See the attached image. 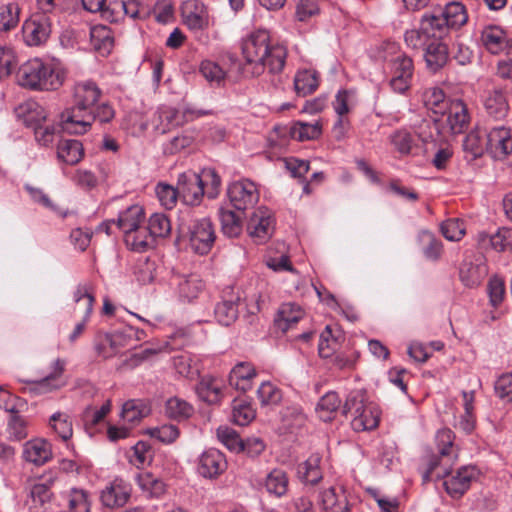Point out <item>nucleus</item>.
<instances>
[{"mask_svg": "<svg viewBox=\"0 0 512 512\" xmlns=\"http://www.w3.org/2000/svg\"><path fill=\"white\" fill-rule=\"evenodd\" d=\"M136 480L140 489L148 498H160L166 492L165 483L151 473L138 474Z\"/></svg>", "mask_w": 512, "mask_h": 512, "instance_id": "nucleus-42", "label": "nucleus"}, {"mask_svg": "<svg viewBox=\"0 0 512 512\" xmlns=\"http://www.w3.org/2000/svg\"><path fill=\"white\" fill-rule=\"evenodd\" d=\"M166 415L175 420H185L193 413V407L183 399L172 397L165 405Z\"/></svg>", "mask_w": 512, "mask_h": 512, "instance_id": "nucleus-52", "label": "nucleus"}, {"mask_svg": "<svg viewBox=\"0 0 512 512\" xmlns=\"http://www.w3.org/2000/svg\"><path fill=\"white\" fill-rule=\"evenodd\" d=\"M8 438L13 441H21L28 435L26 421L12 409L7 426Z\"/></svg>", "mask_w": 512, "mask_h": 512, "instance_id": "nucleus-62", "label": "nucleus"}, {"mask_svg": "<svg viewBox=\"0 0 512 512\" xmlns=\"http://www.w3.org/2000/svg\"><path fill=\"white\" fill-rule=\"evenodd\" d=\"M274 220L267 208H258L250 216L247 223L249 236L256 244L266 242L273 234Z\"/></svg>", "mask_w": 512, "mask_h": 512, "instance_id": "nucleus-13", "label": "nucleus"}, {"mask_svg": "<svg viewBox=\"0 0 512 512\" xmlns=\"http://www.w3.org/2000/svg\"><path fill=\"white\" fill-rule=\"evenodd\" d=\"M486 114L494 119H504L509 113V104L506 95L500 89L487 91L483 98Z\"/></svg>", "mask_w": 512, "mask_h": 512, "instance_id": "nucleus-24", "label": "nucleus"}, {"mask_svg": "<svg viewBox=\"0 0 512 512\" xmlns=\"http://www.w3.org/2000/svg\"><path fill=\"white\" fill-rule=\"evenodd\" d=\"M50 427L64 441L69 440L73 435L71 417L65 412H55L49 419Z\"/></svg>", "mask_w": 512, "mask_h": 512, "instance_id": "nucleus-50", "label": "nucleus"}, {"mask_svg": "<svg viewBox=\"0 0 512 512\" xmlns=\"http://www.w3.org/2000/svg\"><path fill=\"white\" fill-rule=\"evenodd\" d=\"M190 248L199 255L208 254L216 240L213 223L209 218L195 219L188 227Z\"/></svg>", "mask_w": 512, "mask_h": 512, "instance_id": "nucleus-6", "label": "nucleus"}, {"mask_svg": "<svg viewBox=\"0 0 512 512\" xmlns=\"http://www.w3.org/2000/svg\"><path fill=\"white\" fill-rule=\"evenodd\" d=\"M183 23L190 30H202L209 25L206 5L201 0H185L180 6Z\"/></svg>", "mask_w": 512, "mask_h": 512, "instance_id": "nucleus-14", "label": "nucleus"}, {"mask_svg": "<svg viewBox=\"0 0 512 512\" xmlns=\"http://www.w3.org/2000/svg\"><path fill=\"white\" fill-rule=\"evenodd\" d=\"M179 197L188 205L199 204L203 195L204 187L202 178L195 172H184L179 175L178 181Z\"/></svg>", "mask_w": 512, "mask_h": 512, "instance_id": "nucleus-16", "label": "nucleus"}, {"mask_svg": "<svg viewBox=\"0 0 512 512\" xmlns=\"http://www.w3.org/2000/svg\"><path fill=\"white\" fill-rule=\"evenodd\" d=\"M321 133L322 126L318 121L315 123L298 121L289 130L291 138L301 142L317 139Z\"/></svg>", "mask_w": 512, "mask_h": 512, "instance_id": "nucleus-44", "label": "nucleus"}, {"mask_svg": "<svg viewBox=\"0 0 512 512\" xmlns=\"http://www.w3.org/2000/svg\"><path fill=\"white\" fill-rule=\"evenodd\" d=\"M145 212L142 206L134 204L120 212L116 219V226L124 233V238L139 228L144 222Z\"/></svg>", "mask_w": 512, "mask_h": 512, "instance_id": "nucleus-27", "label": "nucleus"}, {"mask_svg": "<svg viewBox=\"0 0 512 512\" xmlns=\"http://www.w3.org/2000/svg\"><path fill=\"white\" fill-rule=\"evenodd\" d=\"M192 112L163 105L158 108L153 117L154 129L162 134L184 125L189 121Z\"/></svg>", "mask_w": 512, "mask_h": 512, "instance_id": "nucleus-11", "label": "nucleus"}, {"mask_svg": "<svg viewBox=\"0 0 512 512\" xmlns=\"http://www.w3.org/2000/svg\"><path fill=\"white\" fill-rule=\"evenodd\" d=\"M255 417V411L250 404L243 400H233L232 419L240 426L249 424Z\"/></svg>", "mask_w": 512, "mask_h": 512, "instance_id": "nucleus-59", "label": "nucleus"}, {"mask_svg": "<svg viewBox=\"0 0 512 512\" xmlns=\"http://www.w3.org/2000/svg\"><path fill=\"white\" fill-rule=\"evenodd\" d=\"M423 102L425 107L436 115H445L450 103L443 90L438 87L426 89L423 93Z\"/></svg>", "mask_w": 512, "mask_h": 512, "instance_id": "nucleus-40", "label": "nucleus"}, {"mask_svg": "<svg viewBox=\"0 0 512 512\" xmlns=\"http://www.w3.org/2000/svg\"><path fill=\"white\" fill-rule=\"evenodd\" d=\"M131 333L115 331L113 333H99L95 337L94 348L97 355L103 359L116 356L128 345Z\"/></svg>", "mask_w": 512, "mask_h": 512, "instance_id": "nucleus-12", "label": "nucleus"}, {"mask_svg": "<svg viewBox=\"0 0 512 512\" xmlns=\"http://www.w3.org/2000/svg\"><path fill=\"white\" fill-rule=\"evenodd\" d=\"M91 41L94 48L102 55L109 54L114 43L110 30L105 26L91 29Z\"/></svg>", "mask_w": 512, "mask_h": 512, "instance_id": "nucleus-51", "label": "nucleus"}, {"mask_svg": "<svg viewBox=\"0 0 512 512\" xmlns=\"http://www.w3.org/2000/svg\"><path fill=\"white\" fill-rule=\"evenodd\" d=\"M487 272V267L483 263L474 264L470 261H464L461 264L459 276L466 287L474 288L481 284Z\"/></svg>", "mask_w": 512, "mask_h": 512, "instance_id": "nucleus-33", "label": "nucleus"}, {"mask_svg": "<svg viewBox=\"0 0 512 512\" xmlns=\"http://www.w3.org/2000/svg\"><path fill=\"white\" fill-rule=\"evenodd\" d=\"M17 116L22 119L25 126L33 130L42 125L47 118L45 109L37 102L29 101L19 105L16 109Z\"/></svg>", "mask_w": 512, "mask_h": 512, "instance_id": "nucleus-29", "label": "nucleus"}, {"mask_svg": "<svg viewBox=\"0 0 512 512\" xmlns=\"http://www.w3.org/2000/svg\"><path fill=\"white\" fill-rule=\"evenodd\" d=\"M510 37L499 25L488 24L480 31V45L489 53L497 55L508 50Z\"/></svg>", "mask_w": 512, "mask_h": 512, "instance_id": "nucleus-17", "label": "nucleus"}, {"mask_svg": "<svg viewBox=\"0 0 512 512\" xmlns=\"http://www.w3.org/2000/svg\"><path fill=\"white\" fill-rule=\"evenodd\" d=\"M443 19L447 22V27L460 28L467 23L468 15L465 6L460 2H451L441 7Z\"/></svg>", "mask_w": 512, "mask_h": 512, "instance_id": "nucleus-39", "label": "nucleus"}, {"mask_svg": "<svg viewBox=\"0 0 512 512\" xmlns=\"http://www.w3.org/2000/svg\"><path fill=\"white\" fill-rule=\"evenodd\" d=\"M289 480L285 471L273 469L266 476L265 487L268 493L276 497L284 496L288 491Z\"/></svg>", "mask_w": 512, "mask_h": 512, "instance_id": "nucleus-45", "label": "nucleus"}, {"mask_svg": "<svg viewBox=\"0 0 512 512\" xmlns=\"http://www.w3.org/2000/svg\"><path fill=\"white\" fill-rule=\"evenodd\" d=\"M448 466V473L441 477L444 479L443 486L449 496L454 499L461 498L470 488L471 482L477 477L475 466L468 465L459 468L455 474H451Z\"/></svg>", "mask_w": 512, "mask_h": 512, "instance_id": "nucleus-7", "label": "nucleus"}, {"mask_svg": "<svg viewBox=\"0 0 512 512\" xmlns=\"http://www.w3.org/2000/svg\"><path fill=\"white\" fill-rule=\"evenodd\" d=\"M124 241L129 249L135 252H144L149 248H152L155 243L154 237L148 231L147 227L139 226L129 233Z\"/></svg>", "mask_w": 512, "mask_h": 512, "instance_id": "nucleus-38", "label": "nucleus"}, {"mask_svg": "<svg viewBox=\"0 0 512 512\" xmlns=\"http://www.w3.org/2000/svg\"><path fill=\"white\" fill-rule=\"evenodd\" d=\"M321 456L318 453L312 454L306 461L299 464L298 475L300 480L305 484L316 485L322 479L320 469Z\"/></svg>", "mask_w": 512, "mask_h": 512, "instance_id": "nucleus-36", "label": "nucleus"}, {"mask_svg": "<svg viewBox=\"0 0 512 512\" xmlns=\"http://www.w3.org/2000/svg\"><path fill=\"white\" fill-rule=\"evenodd\" d=\"M319 85L318 75L313 70L298 71L294 77V89L298 96H307L313 93Z\"/></svg>", "mask_w": 512, "mask_h": 512, "instance_id": "nucleus-41", "label": "nucleus"}, {"mask_svg": "<svg viewBox=\"0 0 512 512\" xmlns=\"http://www.w3.org/2000/svg\"><path fill=\"white\" fill-rule=\"evenodd\" d=\"M115 117V110L108 102L96 104L80 120L76 121L74 126L68 128L70 134H84L88 132L95 121L100 123H109Z\"/></svg>", "mask_w": 512, "mask_h": 512, "instance_id": "nucleus-15", "label": "nucleus"}, {"mask_svg": "<svg viewBox=\"0 0 512 512\" xmlns=\"http://www.w3.org/2000/svg\"><path fill=\"white\" fill-rule=\"evenodd\" d=\"M340 405L341 399L338 394L334 391H329L321 397L317 404V409L320 413V417L324 421H327L331 419L330 415L336 412Z\"/></svg>", "mask_w": 512, "mask_h": 512, "instance_id": "nucleus-58", "label": "nucleus"}, {"mask_svg": "<svg viewBox=\"0 0 512 512\" xmlns=\"http://www.w3.org/2000/svg\"><path fill=\"white\" fill-rule=\"evenodd\" d=\"M463 149L470 153L473 159L481 157L487 151L484 130L476 129L467 134L463 140Z\"/></svg>", "mask_w": 512, "mask_h": 512, "instance_id": "nucleus-47", "label": "nucleus"}, {"mask_svg": "<svg viewBox=\"0 0 512 512\" xmlns=\"http://www.w3.org/2000/svg\"><path fill=\"white\" fill-rule=\"evenodd\" d=\"M255 376L256 371L254 367L250 363L241 362L235 365L231 370L229 382L230 385L234 386L236 389L245 391L249 386L247 381Z\"/></svg>", "mask_w": 512, "mask_h": 512, "instance_id": "nucleus-43", "label": "nucleus"}, {"mask_svg": "<svg viewBox=\"0 0 512 512\" xmlns=\"http://www.w3.org/2000/svg\"><path fill=\"white\" fill-rule=\"evenodd\" d=\"M442 235L449 241H460L466 234L464 222L458 218H450L440 224Z\"/></svg>", "mask_w": 512, "mask_h": 512, "instance_id": "nucleus-56", "label": "nucleus"}, {"mask_svg": "<svg viewBox=\"0 0 512 512\" xmlns=\"http://www.w3.org/2000/svg\"><path fill=\"white\" fill-rule=\"evenodd\" d=\"M419 243L424 245L423 254L429 260H438L443 251L442 242L429 230H422L418 234Z\"/></svg>", "mask_w": 512, "mask_h": 512, "instance_id": "nucleus-48", "label": "nucleus"}, {"mask_svg": "<svg viewBox=\"0 0 512 512\" xmlns=\"http://www.w3.org/2000/svg\"><path fill=\"white\" fill-rule=\"evenodd\" d=\"M51 455L50 445L45 440H33L25 444L23 456L26 461L35 465L45 464Z\"/></svg>", "mask_w": 512, "mask_h": 512, "instance_id": "nucleus-34", "label": "nucleus"}, {"mask_svg": "<svg viewBox=\"0 0 512 512\" xmlns=\"http://www.w3.org/2000/svg\"><path fill=\"white\" fill-rule=\"evenodd\" d=\"M239 296L232 295L217 303L214 309L215 318L223 326H229L238 318Z\"/></svg>", "mask_w": 512, "mask_h": 512, "instance_id": "nucleus-35", "label": "nucleus"}, {"mask_svg": "<svg viewBox=\"0 0 512 512\" xmlns=\"http://www.w3.org/2000/svg\"><path fill=\"white\" fill-rule=\"evenodd\" d=\"M217 437L219 441L225 445L230 451L241 452L243 449V440L240 439L238 433L227 426H220L217 429Z\"/></svg>", "mask_w": 512, "mask_h": 512, "instance_id": "nucleus-61", "label": "nucleus"}, {"mask_svg": "<svg viewBox=\"0 0 512 512\" xmlns=\"http://www.w3.org/2000/svg\"><path fill=\"white\" fill-rule=\"evenodd\" d=\"M65 369V361L62 359H56L53 362V370L46 377L35 381V389L47 393L57 389H60L65 385V381L62 379V374Z\"/></svg>", "mask_w": 512, "mask_h": 512, "instance_id": "nucleus-32", "label": "nucleus"}, {"mask_svg": "<svg viewBox=\"0 0 512 512\" xmlns=\"http://www.w3.org/2000/svg\"><path fill=\"white\" fill-rule=\"evenodd\" d=\"M390 86L393 91L403 94L411 85L414 65L411 57L401 54L391 61Z\"/></svg>", "mask_w": 512, "mask_h": 512, "instance_id": "nucleus-10", "label": "nucleus"}, {"mask_svg": "<svg viewBox=\"0 0 512 512\" xmlns=\"http://www.w3.org/2000/svg\"><path fill=\"white\" fill-rule=\"evenodd\" d=\"M102 95L101 89L91 80L79 82L74 87V104L60 115L62 129L68 131L76 121L83 118L98 103Z\"/></svg>", "mask_w": 512, "mask_h": 512, "instance_id": "nucleus-4", "label": "nucleus"}, {"mask_svg": "<svg viewBox=\"0 0 512 512\" xmlns=\"http://www.w3.org/2000/svg\"><path fill=\"white\" fill-rule=\"evenodd\" d=\"M200 73L211 84L221 85L226 78V72L216 62L204 60L200 64Z\"/></svg>", "mask_w": 512, "mask_h": 512, "instance_id": "nucleus-60", "label": "nucleus"}, {"mask_svg": "<svg viewBox=\"0 0 512 512\" xmlns=\"http://www.w3.org/2000/svg\"><path fill=\"white\" fill-rule=\"evenodd\" d=\"M487 152L495 159H504L512 153V135L510 128L496 126L484 129Z\"/></svg>", "mask_w": 512, "mask_h": 512, "instance_id": "nucleus-9", "label": "nucleus"}, {"mask_svg": "<svg viewBox=\"0 0 512 512\" xmlns=\"http://www.w3.org/2000/svg\"><path fill=\"white\" fill-rule=\"evenodd\" d=\"M351 414V426L357 431L372 430L378 426L379 411L371 403H365L360 392H352L343 406V414Z\"/></svg>", "mask_w": 512, "mask_h": 512, "instance_id": "nucleus-5", "label": "nucleus"}, {"mask_svg": "<svg viewBox=\"0 0 512 512\" xmlns=\"http://www.w3.org/2000/svg\"><path fill=\"white\" fill-rule=\"evenodd\" d=\"M20 8L16 3L0 6V31H10L19 23Z\"/></svg>", "mask_w": 512, "mask_h": 512, "instance_id": "nucleus-54", "label": "nucleus"}, {"mask_svg": "<svg viewBox=\"0 0 512 512\" xmlns=\"http://www.w3.org/2000/svg\"><path fill=\"white\" fill-rule=\"evenodd\" d=\"M17 83L30 90H56L63 82L59 72L40 58H32L21 64L16 72Z\"/></svg>", "mask_w": 512, "mask_h": 512, "instance_id": "nucleus-2", "label": "nucleus"}, {"mask_svg": "<svg viewBox=\"0 0 512 512\" xmlns=\"http://www.w3.org/2000/svg\"><path fill=\"white\" fill-rule=\"evenodd\" d=\"M391 142L401 154H410L416 146L414 136L405 130L396 131L391 136Z\"/></svg>", "mask_w": 512, "mask_h": 512, "instance_id": "nucleus-63", "label": "nucleus"}, {"mask_svg": "<svg viewBox=\"0 0 512 512\" xmlns=\"http://www.w3.org/2000/svg\"><path fill=\"white\" fill-rule=\"evenodd\" d=\"M445 115H447V125L453 134L461 133L469 123L468 110L462 100L450 101Z\"/></svg>", "mask_w": 512, "mask_h": 512, "instance_id": "nucleus-26", "label": "nucleus"}, {"mask_svg": "<svg viewBox=\"0 0 512 512\" xmlns=\"http://www.w3.org/2000/svg\"><path fill=\"white\" fill-rule=\"evenodd\" d=\"M173 281L177 285L179 296L187 301L197 298L204 288V283L197 274L175 275Z\"/></svg>", "mask_w": 512, "mask_h": 512, "instance_id": "nucleus-28", "label": "nucleus"}, {"mask_svg": "<svg viewBox=\"0 0 512 512\" xmlns=\"http://www.w3.org/2000/svg\"><path fill=\"white\" fill-rule=\"evenodd\" d=\"M421 50L427 68L434 73L442 69L448 62V47L443 39L434 38V40L425 41Z\"/></svg>", "mask_w": 512, "mask_h": 512, "instance_id": "nucleus-20", "label": "nucleus"}, {"mask_svg": "<svg viewBox=\"0 0 512 512\" xmlns=\"http://www.w3.org/2000/svg\"><path fill=\"white\" fill-rule=\"evenodd\" d=\"M222 232L230 237H237L242 231V218L239 214L226 208L219 209Z\"/></svg>", "mask_w": 512, "mask_h": 512, "instance_id": "nucleus-46", "label": "nucleus"}, {"mask_svg": "<svg viewBox=\"0 0 512 512\" xmlns=\"http://www.w3.org/2000/svg\"><path fill=\"white\" fill-rule=\"evenodd\" d=\"M441 7L425 12L419 21V28L404 33V41L408 48L420 51L425 41L434 38L443 39L448 34L447 22L444 21Z\"/></svg>", "mask_w": 512, "mask_h": 512, "instance_id": "nucleus-3", "label": "nucleus"}, {"mask_svg": "<svg viewBox=\"0 0 512 512\" xmlns=\"http://www.w3.org/2000/svg\"><path fill=\"white\" fill-rule=\"evenodd\" d=\"M222 383L215 377L204 376L196 385L198 397L208 404H218L223 396Z\"/></svg>", "mask_w": 512, "mask_h": 512, "instance_id": "nucleus-30", "label": "nucleus"}, {"mask_svg": "<svg viewBox=\"0 0 512 512\" xmlns=\"http://www.w3.org/2000/svg\"><path fill=\"white\" fill-rule=\"evenodd\" d=\"M241 50L254 76L263 74L266 69L270 74L278 75L285 67L287 50L283 45L272 44L266 29H257L243 38Z\"/></svg>", "mask_w": 512, "mask_h": 512, "instance_id": "nucleus-1", "label": "nucleus"}, {"mask_svg": "<svg viewBox=\"0 0 512 512\" xmlns=\"http://www.w3.org/2000/svg\"><path fill=\"white\" fill-rule=\"evenodd\" d=\"M130 495V484L120 478H116L101 491L100 500L107 508H118L127 503Z\"/></svg>", "mask_w": 512, "mask_h": 512, "instance_id": "nucleus-21", "label": "nucleus"}, {"mask_svg": "<svg viewBox=\"0 0 512 512\" xmlns=\"http://www.w3.org/2000/svg\"><path fill=\"white\" fill-rule=\"evenodd\" d=\"M148 231L155 238L167 237L171 232V222L169 218L163 213H154L148 220Z\"/></svg>", "mask_w": 512, "mask_h": 512, "instance_id": "nucleus-55", "label": "nucleus"}, {"mask_svg": "<svg viewBox=\"0 0 512 512\" xmlns=\"http://www.w3.org/2000/svg\"><path fill=\"white\" fill-rule=\"evenodd\" d=\"M454 433L450 429H440L436 433L435 441L440 456L439 461L444 463V473L438 474V478L446 476L448 466H452L458 459V448L454 444Z\"/></svg>", "mask_w": 512, "mask_h": 512, "instance_id": "nucleus-18", "label": "nucleus"}, {"mask_svg": "<svg viewBox=\"0 0 512 512\" xmlns=\"http://www.w3.org/2000/svg\"><path fill=\"white\" fill-rule=\"evenodd\" d=\"M82 143L75 139H65L59 142L57 147L58 158L68 165L77 164L83 157Z\"/></svg>", "mask_w": 512, "mask_h": 512, "instance_id": "nucleus-37", "label": "nucleus"}, {"mask_svg": "<svg viewBox=\"0 0 512 512\" xmlns=\"http://www.w3.org/2000/svg\"><path fill=\"white\" fill-rule=\"evenodd\" d=\"M228 196L233 207L239 211L253 208L259 200V191L252 181L243 179L228 187Z\"/></svg>", "mask_w": 512, "mask_h": 512, "instance_id": "nucleus-8", "label": "nucleus"}, {"mask_svg": "<svg viewBox=\"0 0 512 512\" xmlns=\"http://www.w3.org/2000/svg\"><path fill=\"white\" fill-rule=\"evenodd\" d=\"M320 503L325 512H350L351 506L345 490L340 487H329L319 494Z\"/></svg>", "mask_w": 512, "mask_h": 512, "instance_id": "nucleus-23", "label": "nucleus"}, {"mask_svg": "<svg viewBox=\"0 0 512 512\" xmlns=\"http://www.w3.org/2000/svg\"><path fill=\"white\" fill-rule=\"evenodd\" d=\"M54 479L49 477L43 482L35 483L30 489L29 509L31 512H44L52 499L51 485Z\"/></svg>", "mask_w": 512, "mask_h": 512, "instance_id": "nucleus-25", "label": "nucleus"}, {"mask_svg": "<svg viewBox=\"0 0 512 512\" xmlns=\"http://www.w3.org/2000/svg\"><path fill=\"white\" fill-rule=\"evenodd\" d=\"M155 191L162 206L166 209H172L175 206L179 197L178 186L174 188L171 185L159 183Z\"/></svg>", "mask_w": 512, "mask_h": 512, "instance_id": "nucleus-64", "label": "nucleus"}, {"mask_svg": "<svg viewBox=\"0 0 512 512\" xmlns=\"http://www.w3.org/2000/svg\"><path fill=\"white\" fill-rule=\"evenodd\" d=\"M22 30L24 41L28 46H40L48 40L51 24L48 17L42 15L26 21Z\"/></svg>", "mask_w": 512, "mask_h": 512, "instance_id": "nucleus-19", "label": "nucleus"}, {"mask_svg": "<svg viewBox=\"0 0 512 512\" xmlns=\"http://www.w3.org/2000/svg\"><path fill=\"white\" fill-rule=\"evenodd\" d=\"M150 412L149 407L141 400H129L122 407L121 417L125 422L135 424Z\"/></svg>", "mask_w": 512, "mask_h": 512, "instance_id": "nucleus-49", "label": "nucleus"}, {"mask_svg": "<svg viewBox=\"0 0 512 512\" xmlns=\"http://www.w3.org/2000/svg\"><path fill=\"white\" fill-rule=\"evenodd\" d=\"M482 240H488L492 248L498 252L512 250V227H502L491 236L481 235Z\"/></svg>", "mask_w": 512, "mask_h": 512, "instance_id": "nucleus-53", "label": "nucleus"}, {"mask_svg": "<svg viewBox=\"0 0 512 512\" xmlns=\"http://www.w3.org/2000/svg\"><path fill=\"white\" fill-rule=\"evenodd\" d=\"M257 397L262 406H274L281 402V390L271 382H263L257 389Z\"/></svg>", "mask_w": 512, "mask_h": 512, "instance_id": "nucleus-57", "label": "nucleus"}, {"mask_svg": "<svg viewBox=\"0 0 512 512\" xmlns=\"http://www.w3.org/2000/svg\"><path fill=\"white\" fill-rule=\"evenodd\" d=\"M303 315L304 312L297 304L284 303L278 310V313L274 319V325L278 330L286 332L294 324H296L303 317Z\"/></svg>", "mask_w": 512, "mask_h": 512, "instance_id": "nucleus-31", "label": "nucleus"}, {"mask_svg": "<svg viewBox=\"0 0 512 512\" xmlns=\"http://www.w3.org/2000/svg\"><path fill=\"white\" fill-rule=\"evenodd\" d=\"M226 459L217 449H208L199 457L198 473L205 478H215L226 469Z\"/></svg>", "mask_w": 512, "mask_h": 512, "instance_id": "nucleus-22", "label": "nucleus"}]
</instances>
